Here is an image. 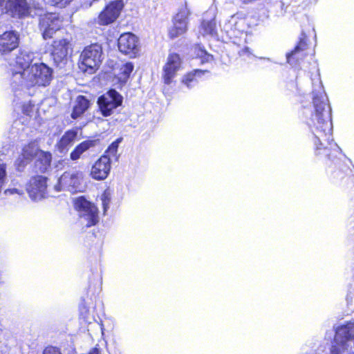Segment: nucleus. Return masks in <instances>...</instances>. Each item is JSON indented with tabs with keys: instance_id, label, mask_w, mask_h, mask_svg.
<instances>
[{
	"instance_id": "27",
	"label": "nucleus",
	"mask_w": 354,
	"mask_h": 354,
	"mask_svg": "<svg viewBox=\"0 0 354 354\" xmlns=\"http://www.w3.org/2000/svg\"><path fill=\"white\" fill-rule=\"evenodd\" d=\"M96 23L100 26H108L111 24V2L107 3L104 10L100 12Z\"/></svg>"
},
{
	"instance_id": "20",
	"label": "nucleus",
	"mask_w": 354,
	"mask_h": 354,
	"mask_svg": "<svg viewBox=\"0 0 354 354\" xmlns=\"http://www.w3.org/2000/svg\"><path fill=\"white\" fill-rule=\"evenodd\" d=\"M199 31L203 37L207 35H216L217 26L216 17H214L211 19H203L200 22Z\"/></svg>"
},
{
	"instance_id": "21",
	"label": "nucleus",
	"mask_w": 354,
	"mask_h": 354,
	"mask_svg": "<svg viewBox=\"0 0 354 354\" xmlns=\"http://www.w3.org/2000/svg\"><path fill=\"white\" fill-rule=\"evenodd\" d=\"M90 106L89 100L84 95L77 96L75 104L73 106V111L71 113V118L73 119H77L80 117L82 114L88 110Z\"/></svg>"
},
{
	"instance_id": "7",
	"label": "nucleus",
	"mask_w": 354,
	"mask_h": 354,
	"mask_svg": "<svg viewBox=\"0 0 354 354\" xmlns=\"http://www.w3.org/2000/svg\"><path fill=\"white\" fill-rule=\"evenodd\" d=\"M35 58L33 53L24 50L17 54L15 58L8 62V75L10 78V84L12 90H14L13 77L15 73H20L25 76V72L32 64Z\"/></svg>"
},
{
	"instance_id": "40",
	"label": "nucleus",
	"mask_w": 354,
	"mask_h": 354,
	"mask_svg": "<svg viewBox=\"0 0 354 354\" xmlns=\"http://www.w3.org/2000/svg\"><path fill=\"white\" fill-rule=\"evenodd\" d=\"M88 354H100L99 348L95 346V348H92Z\"/></svg>"
},
{
	"instance_id": "38",
	"label": "nucleus",
	"mask_w": 354,
	"mask_h": 354,
	"mask_svg": "<svg viewBox=\"0 0 354 354\" xmlns=\"http://www.w3.org/2000/svg\"><path fill=\"white\" fill-rule=\"evenodd\" d=\"M4 193L6 195H12V194H15L21 195V194H23V190L19 189L17 188H12V189H6Z\"/></svg>"
},
{
	"instance_id": "8",
	"label": "nucleus",
	"mask_w": 354,
	"mask_h": 354,
	"mask_svg": "<svg viewBox=\"0 0 354 354\" xmlns=\"http://www.w3.org/2000/svg\"><path fill=\"white\" fill-rule=\"evenodd\" d=\"M75 208L79 212L82 222H85L86 227H91L98 222V209L97 207L84 196H80L75 201Z\"/></svg>"
},
{
	"instance_id": "28",
	"label": "nucleus",
	"mask_w": 354,
	"mask_h": 354,
	"mask_svg": "<svg viewBox=\"0 0 354 354\" xmlns=\"http://www.w3.org/2000/svg\"><path fill=\"white\" fill-rule=\"evenodd\" d=\"M40 149L38 148L37 145L35 143H30L28 145H26L22 149L21 155L27 158V160H32L37 157Z\"/></svg>"
},
{
	"instance_id": "42",
	"label": "nucleus",
	"mask_w": 354,
	"mask_h": 354,
	"mask_svg": "<svg viewBox=\"0 0 354 354\" xmlns=\"http://www.w3.org/2000/svg\"><path fill=\"white\" fill-rule=\"evenodd\" d=\"M243 50L244 51H248L249 50V48L248 47H245Z\"/></svg>"
},
{
	"instance_id": "31",
	"label": "nucleus",
	"mask_w": 354,
	"mask_h": 354,
	"mask_svg": "<svg viewBox=\"0 0 354 354\" xmlns=\"http://www.w3.org/2000/svg\"><path fill=\"white\" fill-rule=\"evenodd\" d=\"M239 24V22H236L234 25V28H232L229 32L230 38L232 39L234 44L237 42L236 39L238 38L241 39L242 36L245 35L244 30H241L237 28Z\"/></svg>"
},
{
	"instance_id": "43",
	"label": "nucleus",
	"mask_w": 354,
	"mask_h": 354,
	"mask_svg": "<svg viewBox=\"0 0 354 354\" xmlns=\"http://www.w3.org/2000/svg\"><path fill=\"white\" fill-rule=\"evenodd\" d=\"M353 354H354V353H353Z\"/></svg>"
},
{
	"instance_id": "9",
	"label": "nucleus",
	"mask_w": 354,
	"mask_h": 354,
	"mask_svg": "<svg viewBox=\"0 0 354 354\" xmlns=\"http://www.w3.org/2000/svg\"><path fill=\"white\" fill-rule=\"evenodd\" d=\"M82 178V171H66L58 179V183L55 187V189L57 191L64 189L72 193L80 192Z\"/></svg>"
},
{
	"instance_id": "41",
	"label": "nucleus",
	"mask_w": 354,
	"mask_h": 354,
	"mask_svg": "<svg viewBox=\"0 0 354 354\" xmlns=\"http://www.w3.org/2000/svg\"><path fill=\"white\" fill-rule=\"evenodd\" d=\"M4 283V278L2 272L0 271V285Z\"/></svg>"
},
{
	"instance_id": "10",
	"label": "nucleus",
	"mask_w": 354,
	"mask_h": 354,
	"mask_svg": "<svg viewBox=\"0 0 354 354\" xmlns=\"http://www.w3.org/2000/svg\"><path fill=\"white\" fill-rule=\"evenodd\" d=\"M309 49V39L304 32H301L293 49L286 53V62L290 64H299L308 55Z\"/></svg>"
},
{
	"instance_id": "35",
	"label": "nucleus",
	"mask_w": 354,
	"mask_h": 354,
	"mask_svg": "<svg viewBox=\"0 0 354 354\" xmlns=\"http://www.w3.org/2000/svg\"><path fill=\"white\" fill-rule=\"evenodd\" d=\"M344 349H346V345L342 346V342L340 343H336L331 346L330 353V354H340Z\"/></svg>"
},
{
	"instance_id": "22",
	"label": "nucleus",
	"mask_w": 354,
	"mask_h": 354,
	"mask_svg": "<svg viewBox=\"0 0 354 354\" xmlns=\"http://www.w3.org/2000/svg\"><path fill=\"white\" fill-rule=\"evenodd\" d=\"M35 162L37 171L45 173L50 166L52 155L50 152L40 150Z\"/></svg>"
},
{
	"instance_id": "25",
	"label": "nucleus",
	"mask_w": 354,
	"mask_h": 354,
	"mask_svg": "<svg viewBox=\"0 0 354 354\" xmlns=\"http://www.w3.org/2000/svg\"><path fill=\"white\" fill-rule=\"evenodd\" d=\"M97 103L99 111L104 117L111 115V89L108 90L105 94L100 95Z\"/></svg>"
},
{
	"instance_id": "11",
	"label": "nucleus",
	"mask_w": 354,
	"mask_h": 354,
	"mask_svg": "<svg viewBox=\"0 0 354 354\" xmlns=\"http://www.w3.org/2000/svg\"><path fill=\"white\" fill-rule=\"evenodd\" d=\"M39 29L44 39H50L60 29L62 20L55 13H47L40 16Z\"/></svg>"
},
{
	"instance_id": "37",
	"label": "nucleus",
	"mask_w": 354,
	"mask_h": 354,
	"mask_svg": "<svg viewBox=\"0 0 354 354\" xmlns=\"http://www.w3.org/2000/svg\"><path fill=\"white\" fill-rule=\"evenodd\" d=\"M43 354H62L59 348L55 346H49L44 348Z\"/></svg>"
},
{
	"instance_id": "14",
	"label": "nucleus",
	"mask_w": 354,
	"mask_h": 354,
	"mask_svg": "<svg viewBox=\"0 0 354 354\" xmlns=\"http://www.w3.org/2000/svg\"><path fill=\"white\" fill-rule=\"evenodd\" d=\"M47 178L43 176H36L30 178L27 185L26 190L32 201H39L44 198L46 194Z\"/></svg>"
},
{
	"instance_id": "34",
	"label": "nucleus",
	"mask_w": 354,
	"mask_h": 354,
	"mask_svg": "<svg viewBox=\"0 0 354 354\" xmlns=\"http://www.w3.org/2000/svg\"><path fill=\"white\" fill-rule=\"evenodd\" d=\"M123 97L115 89L112 88V109L122 105Z\"/></svg>"
},
{
	"instance_id": "19",
	"label": "nucleus",
	"mask_w": 354,
	"mask_h": 354,
	"mask_svg": "<svg viewBox=\"0 0 354 354\" xmlns=\"http://www.w3.org/2000/svg\"><path fill=\"white\" fill-rule=\"evenodd\" d=\"M14 92L15 98L13 102L16 104H19L21 106L22 111L24 114L27 115H30L31 112L32 111V108L35 106V104L29 100L30 94L29 96L27 94H24V91L21 90L12 91Z\"/></svg>"
},
{
	"instance_id": "6",
	"label": "nucleus",
	"mask_w": 354,
	"mask_h": 354,
	"mask_svg": "<svg viewBox=\"0 0 354 354\" xmlns=\"http://www.w3.org/2000/svg\"><path fill=\"white\" fill-rule=\"evenodd\" d=\"M118 51L129 58H137L141 55V43L139 37L131 32L122 33L116 43Z\"/></svg>"
},
{
	"instance_id": "1",
	"label": "nucleus",
	"mask_w": 354,
	"mask_h": 354,
	"mask_svg": "<svg viewBox=\"0 0 354 354\" xmlns=\"http://www.w3.org/2000/svg\"><path fill=\"white\" fill-rule=\"evenodd\" d=\"M314 111L306 124L315 133L317 143L315 155L324 161L326 167L340 169L343 156L341 149L333 140L332 118L329 104L323 93H315L313 97Z\"/></svg>"
},
{
	"instance_id": "33",
	"label": "nucleus",
	"mask_w": 354,
	"mask_h": 354,
	"mask_svg": "<svg viewBox=\"0 0 354 354\" xmlns=\"http://www.w3.org/2000/svg\"><path fill=\"white\" fill-rule=\"evenodd\" d=\"M30 162V160H27L26 157L21 154L15 160V166L18 171L21 172Z\"/></svg>"
},
{
	"instance_id": "26",
	"label": "nucleus",
	"mask_w": 354,
	"mask_h": 354,
	"mask_svg": "<svg viewBox=\"0 0 354 354\" xmlns=\"http://www.w3.org/2000/svg\"><path fill=\"white\" fill-rule=\"evenodd\" d=\"M207 71L201 69H194L190 72L187 73L182 79V82L187 86L190 87L192 83L196 81V77H200L205 74Z\"/></svg>"
},
{
	"instance_id": "32",
	"label": "nucleus",
	"mask_w": 354,
	"mask_h": 354,
	"mask_svg": "<svg viewBox=\"0 0 354 354\" xmlns=\"http://www.w3.org/2000/svg\"><path fill=\"white\" fill-rule=\"evenodd\" d=\"M104 212L106 213L109 209L111 203V190L109 188L106 189L100 196Z\"/></svg>"
},
{
	"instance_id": "17",
	"label": "nucleus",
	"mask_w": 354,
	"mask_h": 354,
	"mask_svg": "<svg viewBox=\"0 0 354 354\" xmlns=\"http://www.w3.org/2000/svg\"><path fill=\"white\" fill-rule=\"evenodd\" d=\"M19 45V36L14 30L5 31L0 34V54L6 55Z\"/></svg>"
},
{
	"instance_id": "4",
	"label": "nucleus",
	"mask_w": 354,
	"mask_h": 354,
	"mask_svg": "<svg viewBox=\"0 0 354 354\" xmlns=\"http://www.w3.org/2000/svg\"><path fill=\"white\" fill-rule=\"evenodd\" d=\"M102 48L97 44L86 47L80 58L79 68L84 73H93L101 63Z\"/></svg>"
},
{
	"instance_id": "30",
	"label": "nucleus",
	"mask_w": 354,
	"mask_h": 354,
	"mask_svg": "<svg viewBox=\"0 0 354 354\" xmlns=\"http://www.w3.org/2000/svg\"><path fill=\"white\" fill-rule=\"evenodd\" d=\"M124 7L123 0L112 1V23L119 17Z\"/></svg>"
},
{
	"instance_id": "18",
	"label": "nucleus",
	"mask_w": 354,
	"mask_h": 354,
	"mask_svg": "<svg viewBox=\"0 0 354 354\" xmlns=\"http://www.w3.org/2000/svg\"><path fill=\"white\" fill-rule=\"evenodd\" d=\"M77 129L67 130L56 144V147L59 152L61 153L66 152L68 147L73 144L77 138Z\"/></svg>"
},
{
	"instance_id": "36",
	"label": "nucleus",
	"mask_w": 354,
	"mask_h": 354,
	"mask_svg": "<svg viewBox=\"0 0 354 354\" xmlns=\"http://www.w3.org/2000/svg\"><path fill=\"white\" fill-rule=\"evenodd\" d=\"M73 0H48V3L53 6L64 8L68 5Z\"/></svg>"
},
{
	"instance_id": "13",
	"label": "nucleus",
	"mask_w": 354,
	"mask_h": 354,
	"mask_svg": "<svg viewBox=\"0 0 354 354\" xmlns=\"http://www.w3.org/2000/svg\"><path fill=\"white\" fill-rule=\"evenodd\" d=\"M180 55L176 53H169L162 68V78L164 84L167 85L171 84L177 71L180 68Z\"/></svg>"
},
{
	"instance_id": "15",
	"label": "nucleus",
	"mask_w": 354,
	"mask_h": 354,
	"mask_svg": "<svg viewBox=\"0 0 354 354\" xmlns=\"http://www.w3.org/2000/svg\"><path fill=\"white\" fill-rule=\"evenodd\" d=\"M111 145L108 146L105 154L94 164L91 169V176L96 180L106 178L111 169Z\"/></svg>"
},
{
	"instance_id": "39",
	"label": "nucleus",
	"mask_w": 354,
	"mask_h": 354,
	"mask_svg": "<svg viewBox=\"0 0 354 354\" xmlns=\"http://www.w3.org/2000/svg\"><path fill=\"white\" fill-rule=\"evenodd\" d=\"M122 140V138H119L114 142H112V153L116 152L118 144Z\"/></svg>"
},
{
	"instance_id": "2",
	"label": "nucleus",
	"mask_w": 354,
	"mask_h": 354,
	"mask_svg": "<svg viewBox=\"0 0 354 354\" xmlns=\"http://www.w3.org/2000/svg\"><path fill=\"white\" fill-rule=\"evenodd\" d=\"M54 78V70L44 62H35L25 72V76L15 73L13 77L14 90H21L30 95L28 90L32 87L46 88Z\"/></svg>"
},
{
	"instance_id": "29",
	"label": "nucleus",
	"mask_w": 354,
	"mask_h": 354,
	"mask_svg": "<svg viewBox=\"0 0 354 354\" xmlns=\"http://www.w3.org/2000/svg\"><path fill=\"white\" fill-rule=\"evenodd\" d=\"M194 50L196 57L201 59L203 63L208 62L209 58L212 57V55L207 53L201 44H195Z\"/></svg>"
},
{
	"instance_id": "24",
	"label": "nucleus",
	"mask_w": 354,
	"mask_h": 354,
	"mask_svg": "<svg viewBox=\"0 0 354 354\" xmlns=\"http://www.w3.org/2000/svg\"><path fill=\"white\" fill-rule=\"evenodd\" d=\"M353 324L348 322L339 327L338 331L335 335V339L337 337L339 338L342 342V346L346 345V343L354 338V334L353 331Z\"/></svg>"
},
{
	"instance_id": "23",
	"label": "nucleus",
	"mask_w": 354,
	"mask_h": 354,
	"mask_svg": "<svg viewBox=\"0 0 354 354\" xmlns=\"http://www.w3.org/2000/svg\"><path fill=\"white\" fill-rule=\"evenodd\" d=\"M96 141L86 140L77 145L70 153L71 160H77L81 156L91 147L95 145Z\"/></svg>"
},
{
	"instance_id": "16",
	"label": "nucleus",
	"mask_w": 354,
	"mask_h": 354,
	"mask_svg": "<svg viewBox=\"0 0 354 354\" xmlns=\"http://www.w3.org/2000/svg\"><path fill=\"white\" fill-rule=\"evenodd\" d=\"M134 70V64L131 62H126L122 64L112 66V71L115 85L118 88H122L130 78L131 74Z\"/></svg>"
},
{
	"instance_id": "12",
	"label": "nucleus",
	"mask_w": 354,
	"mask_h": 354,
	"mask_svg": "<svg viewBox=\"0 0 354 354\" xmlns=\"http://www.w3.org/2000/svg\"><path fill=\"white\" fill-rule=\"evenodd\" d=\"M71 46L70 41L67 39H61L53 41L50 56L57 66L62 68L65 65Z\"/></svg>"
},
{
	"instance_id": "5",
	"label": "nucleus",
	"mask_w": 354,
	"mask_h": 354,
	"mask_svg": "<svg viewBox=\"0 0 354 354\" xmlns=\"http://www.w3.org/2000/svg\"><path fill=\"white\" fill-rule=\"evenodd\" d=\"M191 11L187 4L178 10L171 18V26L167 29L168 37L173 40L185 35L189 28Z\"/></svg>"
},
{
	"instance_id": "3",
	"label": "nucleus",
	"mask_w": 354,
	"mask_h": 354,
	"mask_svg": "<svg viewBox=\"0 0 354 354\" xmlns=\"http://www.w3.org/2000/svg\"><path fill=\"white\" fill-rule=\"evenodd\" d=\"M28 0H0V32L8 25V15L17 19L32 16Z\"/></svg>"
}]
</instances>
